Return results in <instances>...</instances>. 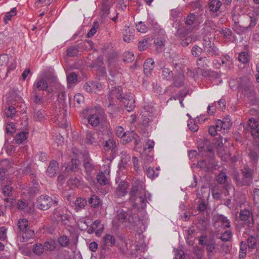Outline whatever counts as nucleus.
I'll return each mask as SVG.
<instances>
[{
    "mask_svg": "<svg viewBox=\"0 0 259 259\" xmlns=\"http://www.w3.org/2000/svg\"><path fill=\"white\" fill-rule=\"evenodd\" d=\"M130 195V201L133 203L134 208H145L148 200H151L150 194L145 191L144 182L137 178L133 179Z\"/></svg>",
    "mask_w": 259,
    "mask_h": 259,
    "instance_id": "nucleus-1",
    "label": "nucleus"
},
{
    "mask_svg": "<svg viewBox=\"0 0 259 259\" xmlns=\"http://www.w3.org/2000/svg\"><path fill=\"white\" fill-rule=\"evenodd\" d=\"M56 79V76L52 73H44L36 79L33 86V90L47 91L49 84L55 82Z\"/></svg>",
    "mask_w": 259,
    "mask_h": 259,
    "instance_id": "nucleus-2",
    "label": "nucleus"
},
{
    "mask_svg": "<svg viewBox=\"0 0 259 259\" xmlns=\"http://www.w3.org/2000/svg\"><path fill=\"white\" fill-rule=\"evenodd\" d=\"M242 174V179L240 180L238 179V172L236 171H234L233 178L236 180V183L239 186H247L249 185L252 181L253 178V170L248 167L245 166L241 170Z\"/></svg>",
    "mask_w": 259,
    "mask_h": 259,
    "instance_id": "nucleus-3",
    "label": "nucleus"
},
{
    "mask_svg": "<svg viewBox=\"0 0 259 259\" xmlns=\"http://www.w3.org/2000/svg\"><path fill=\"white\" fill-rule=\"evenodd\" d=\"M28 221L24 219H20L18 221L17 226L23 234L20 236L19 240L21 242H24L28 241L29 239L32 238L34 236V231L29 229Z\"/></svg>",
    "mask_w": 259,
    "mask_h": 259,
    "instance_id": "nucleus-4",
    "label": "nucleus"
},
{
    "mask_svg": "<svg viewBox=\"0 0 259 259\" xmlns=\"http://www.w3.org/2000/svg\"><path fill=\"white\" fill-rule=\"evenodd\" d=\"M115 237L110 234H106L104 236L103 241L100 245L101 256L105 257L110 252V247H112L115 245Z\"/></svg>",
    "mask_w": 259,
    "mask_h": 259,
    "instance_id": "nucleus-5",
    "label": "nucleus"
},
{
    "mask_svg": "<svg viewBox=\"0 0 259 259\" xmlns=\"http://www.w3.org/2000/svg\"><path fill=\"white\" fill-rule=\"evenodd\" d=\"M207 150L209 152V155L203 153L202 154V155L203 156L208 157L209 160L208 161L206 159L199 160L197 163V166L201 168H206V170H209L215 165V162L212 146H208L207 147Z\"/></svg>",
    "mask_w": 259,
    "mask_h": 259,
    "instance_id": "nucleus-6",
    "label": "nucleus"
},
{
    "mask_svg": "<svg viewBox=\"0 0 259 259\" xmlns=\"http://www.w3.org/2000/svg\"><path fill=\"white\" fill-rule=\"evenodd\" d=\"M204 51L206 54L218 56L220 55L219 49L214 45L212 37L204 36L202 40Z\"/></svg>",
    "mask_w": 259,
    "mask_h": 259,
    "instance_id": "nucleus-7",
    "label": "nucleus"
},
{
    "mask_svg": "<svg viewBox=\"0 0 259 259\" xmlns=\"http://www.w3.org/2000/svg\"><path fill=\"white\" fill-rule=\"evenodd\" d=\"M203 21L201 15L198 13H190L185 19V24L188 27V29L192 31L198 26Z\"/></svg>",
    "mask_w": 259,
    "mask_h": 259,
    "instance_id": "nucleus-8",
    "label": "nucleus"
},
{
    "mask_svg": "<svg viewBox=\"0 0 259 259\" xmlns=\"http://www.w3.org/2000/svg\"><path fill=\"white\" fill-rule=\"evenodd\" d=\"M58 201L46 195H42L38 197L36 201V206L41 210H47L51 207L53 204L58 205Z\"/></svg>",
    "mask_w": 259,
    "mask_h": 259,
    "instance_id": "nucleus-9",
    "label": "nucleus"
},
{
    "mask_svg": "<svg viewBox=\"0 0 259 259\" xmlns=\"http://www.w3.org/2000/svg\"><path fill=\"white\" fill-rule=\"evenodd\" d=\"M122 88L121 87H114L111 89L108 94L107 99L109 100V105L112 106L115 104L114 102L116 100L121 101L122 100Z\"/></svg>",
    "mask_w": 259,
    "mask_h": 259,
    "instance_id": "nucleus-10",
    "label": "nucleus"
},
{
    "mask_svg": "<svg viewBox=\"0 0 259 259\" xmlns=\"http://www.w3.org/2000/svg\"><path fill=\"white\" fill-rule=\"evenodd\" d=\"M105 117L103 113L96 112L90 114L88 118V122L92 126H97L101 122L104 121Z\"/></svg>",
    "mask_w": 259,
    "mask_h": 259,
    "instance_id": "nucleus-11",
    "label": "nucleus"
},
{
    "mask_svg": "<svg viewBox=\"0 0 259 259\" xmlns=\"http://www.w3.org/2000/svg\"><path fill=\"white\" fill-rule=\"evenodd\" d=\"M99 133L94 131H88L86 133L84 142L87 145H98L99 142Z\"/></svg>",
    "mask_w": 259,
    "mask_h": 259,
    "instance_id": "nucleus-12",
    "label": "nucleus"
},
{
    "mask_svg": "<svg viewBox=\"0 0 259 259\" xmlns=\"http://www.w3.org/2000/svg\"><path fill=\"white\" fill-rule=\"evenodd\" d=\"M102 84L97 81H89L83 85V89L88 93H95L100 91L102 89Z\"/></svg>",
    "mask_w": 259,
    "mask_h": 259,
    "instance_id": "nucleus-13",
    "label": "nucleus"
},
{
    "mask_svg": "<svg viewBox=\"0 0 259 259\" xmlns=\"http://www.w3.org/2000/svg\"><path fill=\"white\" fill-rule=\"evenodd\" d=\"M225 122L222 121L220 119L218 120L215 126H210L208 128V132L209 134L214 136L217 134V132L221 131L222 130L224 133H225Z\"/></svg>",
    "mask_w": 259,
    "mask_h": 259,
    "instance_id": "nucleus-14",
    "label": "nucleus"
},
{
    "mask_svg": "<svg viewBox=\"0 0 259 259\" xmlns=\"http://www.w3.org/2000/svg\"><path fill=\"white\" fill-rule=\"evenodd\" d=\"M127 220L129 223L131 224L133 229L136 230L137 232H139L137 227L143 225V221L136 214L128 215Z\"/></svg>",
    "mask_w": 259,
    "mask_h": 259,
    "instance_id": "nucleus-15",
    "label": "nucleus"
},
{
    "mask_svg": "<svg viewBox=\"0 0 259 259\" xmlns=\"http://www.w3.org/2000/svg\"><path fill=\"white\" fill-rule=\"evenodd\" d=\"M120 102H122L125 109L128 112L132 111L135 107V100L131 95L123 97Z\"/></svg>",
    "mask_w": 259,
    "mask_h": 259,
    "instance_id": "nucleus-16",
    "label": "nucleus"
},
{
    "mask_svg": "<svg viewBox=\"0 0 259 259\" xmlns=\"http://www.w3.org/2000/svg\"><path fill=\"white\" fill-rule=\"evenodd\" d=\"M226 190L227 186L225 185L223 187L214 188L212 190V195L214 199H223L226 196Z\"/></svg>",
    "mask_w": 259,
    "mask_h": 259,
    "instance_id": "nucleus-17",
    "label": "nucleus"
},
{
    "mask_svg": "<svg viewBox=\"0 0 259 259\" xmlns=\"http://www.w3.org/2000/svg\"><path fill=\"white\" fill-rule=\"evenodd\" d=\"M173 77L172 84L175 87L179 88L184 85L185 76L184 72L181 70L178 71Z\"/></svg>",
    "mask_w": 259,
    "mask_h": 259,
    "instance_id": "nucleus-18",
    "label": "nucleus"
},
{
    "mask_svg": "<svg viewBox=\"0 0 259 259\" xmlns=\"http://www.w3.org/2000/svg\"><path fill=\"white\" fill-rule=\"evenodd\" d=\"M248 156L250 162L253 165L257 164L259 158V146L256 145L253 148L249 149Z\"/></svg>",
    "mask_w": 259,
    "mask_h": 259,
    "instance_id": "nucleus-19",
    "label": "nucleus"
},
{
    "mask_svg": "<svg viewBox=\"0 0 259 259\" xmlns=\"http://www.w3.org/2000/svg\"><path fill=\"white\" fill-rule=\"evenodd\" d=\"M59 164L55 160H52L50 162L47 170V175L50 177H54L59 171Z\"/></svg>",
    "mask_w": 259,
    "mask_h": 259,
    "instance_id": "nucleus-20",
    "label": "nucleus"
},
{
    "mask_svg": "<svg viewBox=\"0 0 259 259\" xmlns=\"http://www.w3.org/2000/svg\"><path fill=\"white\" fill-rule=\"evenodd\" d=\"M128 187V183L125 181H121L116 188V194L118 197L124 196L127 193V188Z\"/></svg>",
    "mask_w": 259,
    "mask_h": 259,
    "instance_id": "nucleus-21",
    "label": "nucleus"
},
{
    "mask_svg": "<svg viewBox=\"0 0 259 259\" xmlns=\"http://www.w3.org/2000/svg\"><path fill=\"white\" fill-rule=\"evenodd\" d=\"M213 226L215 227H223L225 228L227 225H225L227 222L226 218L223 215H214L212 219Z\"/></svg>",
    "mask_w": 259,
    "mask_h": 259,
    "instance_id": "nucleus-22",
    "label": "nucleus"
},
{
    "mask_svg": "<svg viewBox=\"0 0 259 259\" xmlns=\"http://www.w3.org/2000/svg\"><path fill=\"white\" fill-rule=\"evenodd\" d=\"M80 164V161L77 159H72L69 162L65 168V170L67 172L69 171H76L79 168V165Z\"/></svg>",
    "mask_w": 259,
    "mask_h": 259,
    "instance_id": "nucleus-23",
    "label": "nucleus"
},
{
    "mask_svg": "<svg viewBox=\"0 0 259 259\" xmlns=\"http://www.w3.org/2000/svg\"><path fill=\"white\" fill-rule=\"evenodd\" d=\"M34 110V114H33V118L34 120L36 121H40L42 122L45 120V115L46 113L45 111L40 109L38 110L35 106L33 107Z\"/></svg>",
    "mask_w": 259,
    "mask_h": 259,
    "instance_id": "nucleus-24",
    "label": "nucleus"
},
{
    "mask_svg": "<svg viewBox=\"0 0 259 259\" xmlns=\"http://www.w3.org/2000/svg\"><path fill=\"white\" fill-rule=\"evenodd\" d=\"M154 61L152 58L147 59L144 64V72L146 75L151 74L154 68Z\"/></svg>",
    "mask_w": 259,
    "mask_h": 259,
    "instance_id": "nucleus-25",
    "label": "nucleus"
},
{
    "mask_svg": "<svg viewBox=\"0 0 259 259\" xmlns=\"http://www.w3.org/2000/svg\"><path fill=\"white\" fill-rule=\"evenodd\" d=\"M215 144L216 146L218 148V154L222 157V158H224L226 159L225 157V153H224V148L223 146L224 144L223 143V137L220 136L219 138H218L215 142Z\"/></svg>",
    "mask_w": 259,
    "mask_h": 259,
    "instance_id": "nucleus-26",
    "label": "nucleus"
},
{
    "mask_svg": "<svg viewBox=\"0 0 259 259\" xmlns=\"http://www.w3.org/2000/svg\"><path fill=\"white\" fill-rule=\"evenodd\" d=\"M28 135V132L26 131L21 132L17 134L15 137V143L18 144L22 143L25 140L27 139Z\"/></svg>",
    "mask_w": 259,
    "mask_h": 259,
    "instance_id": "nucleus-27",
    "label": "nucleus"
},
{
    "mask_svg": "<svg viewBox=\"0 0 259 259\" xmlns=\"http://www.w3.org/2000/svg\"><path fill=\"white\" fill-rule=\"evenodd\" d=\"M116 135L119 137L123 138V140H126V142H130L132 141L134 137L132 136L126 138V134L125 132H123V128L121 126H118L116 130Z\"/></svg>",
    "mask_w": 259,
    "mask_h": 259,
    "instance_id": "nucleus-28",
    "label": "nucleus"
},
{
    "mask_svg": "<svg viewBox=\"0 0 259 259\" xmlns=\"http://www.w3.org/2000/svg\"><path fill=\"white\" fill-rule=\"evenodd\" d=\"M208 146H211L207 140L201 142L198 146V149L199 152H203L204 154L209 155V152H208L207 147Z\"/></svg>",
    "mask_w": 259,
    "mask_h": 259,
    "instance_id": "nucleus-29",
    "label": "nucleus"
},
{
    "mask_svg": "<svg viewBox=\"0 0 259 259\" xmlns=\"http://www.w3.org/2000/svg\"><path fill=\"white\" fill-rule=\"evenodd\" d=\"M131 156L127 154L126 152H122L121 153L120 162L118 164L120 168L121 166L125 167V165L130 161Z\"/></svg>",
    "mask_w": 259,
    "mask_h": 259,
    "instance_id": "nucleus-30",
    "label": "nucleus"
},
{
    "mask_svg": "<svg viewBox=\"0 0 259 259\" xmlns=\"http://www.w3.org/2000/svg\"><path fill=\"white\" fill-rule=\"evenodd\" d=\"M33 103L34 105L33 106L36 107L37 108V106L41 105L42 106L44 104V100L43 98L41 96H40L38 95V93L35 89L33 90Z\"/></svg>",
    "mask_w": 259,
    "mask_h": 259,
    "instance_id": "nucleus-31",
    "label": "nucleus"
},
{
    "mask_svg": "<svg viewBox=\"0 0 259 259\" xmlns=\"http://www.w3.org/2000/svg\"><path fill=\"white\" fill-rule=\"evenodd\" d=\"M141 156L144 165H145V166L152 162L153 160V155L148 154L147 151H143L141 153Z\"/></svg>",
    "mask_w": 259,
    "mask_h": 259,
    "instance_id": "nucleus-32",
    "label": "nucleus"
},
{
    "mask_svg": "<svg viewBox=\"0 0 259 259\" xmlns=\"http://www.w3.org/2000/svg\"><path fill=\"white\" fill-rule=\"evenodd\" d=\"M209 61L205 57H201L197 60V65L199 68L204 69L209 66Z\"/></svg>",
    "mask_w": 259,
    "mask_h": 259,
    "instance_id": "nucleus-33",
    "label": "nucleus"
},
{
    "mask_svg": "<svg viewBox=\"0 0 259 259\" xmlns=\"http://www.w3.org/2000/svg\"><path fill=\"white\" fill-rule=\"evenodd\" d=\"M174 76V73L169 68H163L161 71V77L163 79L170 80Z\"/></svg>",
    "mask_w": 259,
    "mask_h": 259,
    "instance_id": "nucleus-34",
    "label": "nucleus"
},
{
    "mask_svg": "<svg viewBox=\"0 0 259 259\" xmlns=\"http://www.w3.org/2000/svg\"><path fill=\"white\" fill-rule=\"evenodd\" d=\"M13 163L7 159H3L0 161V169L8 171L9 169L12 167Z\"/></svg>",
    "mask_w": 259,
    "mask_h": 259,
    "instance_id": "nucleus-35",
    "label": "nucleus"
},
{
    "mask_svg": "<svg viewBox=\"0 0 259 259\" xmlns=\"http://www.w3.org/2000/svg\"><path fill=\"white\" fill-rule=\"evenodd\" d=\"M244 95L248 97H252L254 95V88L250 82H248L244 88Z\"/></svg>",
    "mask_w": 259,
    "mask_h": 259,
    "instance_id": "nucleus-36",
    "label": "nucleus"
},
{
    "mask_svg": "<svg viewBox=\"0 0 259 259\" xmlns=\"http://www.w3.org/2000/svg\"><path fill=\"white\" fill-rule=\"evenodd\" d=\"M221 2L219 0H212L209 3V7L213 12H217L221 7Z\"/></svg>",
    "mask_w": 259,
    "mask_h": 259,
    "instance_id": "nucleus-37",
    "label": "nucleus"
},
{
    "mask_svg": "<svg viewBox=\"0 0 259 259\" xmlns=\"http://www.w3.org/2000/svg\"><path fill=\"white\" fill-rule=\"evenodd\" d=\"M107 2H108L103 1L101 11L100 12L102 18H106L109 14L110 7Z\"/></svg>",
    "mask_w": 259,
    "mask_h": 259,
    "instance_id": "nucleus-38",
    "label": "nucleus"
},
{
    "mask_svg": "<svg viewBox=\"0 0 259 259\" xmlns=\"http://www.w3.org/2000/svg\"><path fill=\"white\" fill-rule=\"evenodd\" d=\"M239 218L241 221H246L252 219V215L249 210L245 209L240 211Z\"/></svg>",
    "mask_w": 259,
    "mask_h": 259,
    "instance_id": "nucleus-39",
    "label": "nucleus"
},
{
    "mask_svg": "<svg viewBox=\"0 0 259 259\" xmlns=\"http://www.w3.org/2000/svg\"><path fill=\"white\" fill-rule=\"evenodd\" d=\"M89 203L92 207H96L99 205L100 199L97 195H93L89 199Z\"/></svg>",
    "mask_w": 259,
    "mask_h": 259,
    "instance_id": "nucleus-40",
    "label": "nucleus"
},
{
    "mask_svg": "<svg viewBox=\"0 0 259 259\" xmlns=\"http://www.w3.org/2000/svg\"><path fill=\"white\" fill-rule=\"evenodd\" d=\"M91 159L88 158H87L83 160V165L88 172L92 171L94 168V165L91 162Z\"/></svg>",
    "mask_w": 259,
    "mask_h": 259,
    "instance_id": "nucleus-41",
    "label": "nucleus"
},
{
    "mask_svg": "<svg viewBox=\"0 0 259 259\" xmlns=\"http://www.w3.org/2000/svg\"><path fill=\"white\" fill-rule=\"evenodd\" d=\"M151 122V119H150L149 117L148 116V113L147 112H145L141 116V119L140 120V123L144 126H148L149 125L150 123Z\"/></svg>",
    "mask_w": 259,
    "mask_h": 259,
    "instance_id": "nucleus-42",
    "label": "nucleus"
},
{
    "mask_svg": "<svg viewBox=\"0 0 259 259\" xmlns=\"http://www.w3.org/2000/svg\"><path fill=\"white\" fill-rule=\"evenodd\" d=\"M87 204V200L83 198H78L75 201V205L76 208L77 207L78 209L83 208Z\"/></svg>",
    "mask_w": 259,
    "mask_h": 259,
    "instance_id": "nucleus-43",
    "label": "nucleus"
},
{
    "mask_svg": "<svg viewBox=\"0 0 259 259\" xmlns=\"http://www.w3.org/2000/svg\"><path fill=\"white\" fill-rule=\"evenodd\" d=\"M43 247L45 250L53 251L56 248V243L52 240L47 241L43 245Z\"/></svg>",
    "mask_w": 259,
    "mask_h": 259,
    "instance_id": "nucleus-44",
    "label": "nucleus"
},
{
    "mask_svg": "<svg viewBox=\"0 0 259 259\" xmlns=\"http://www.w3.org/2000/svg\"><path fill=\"white\" fill-rule=\"evenodd\" d=\"M13 190V188L9 184V183H8L4 185L2 190V192L5 196H10L12 195Z\"/></svg>",
    "mask_w": 259,
    "mask_h": 259,
    "instance_id": "nucleus-45",
    "label": "nucleus"
},
{
    "mask_svg": "<svg viewBox=\"0 0 259 259\" xmlns=\"http://www.w3.org/2000/svg\"><path fill=\"white\" fill-rule=\"evenodd\" d=\"M58 242L62 247H67L69 244V239L67 236L65 235L61 236L58 239Z\"/></svg>",
    "mask_w": 259,
    "mask_h": 259,
    "instance_id": "nucleus-46",
    "label": "nucleus"
},
{
    "mask_svg": "<svg viewBox=\"0 0 259 259\" xmlns=\"http://www.w3.org/2000/svg\"><path fill=\"white\" fill-rule=\"evenodd\" d=\"M97 180L101 185H105L108 182V180L103 172H99L97 176Z\"/></svg>",
    "mask_w": 259,
    "mask_h": 259,
    "instance_id": "nucleus-47",
    "label": "nucleus"
},
{
    "mask_svg": "<svg viewBox=\"0 0 259 259\" xmlns=\"http://www.w3.org/2000/svg\"><path fill=\"white\" fill-rule=\"evenodd\" d=\"M104 147L105 149L113 150L116 147V143L113 139L110 138L105 142Z\"/></svg>",
    "mask_w": 259,
    "mask_h": 259,
    "instance_id": "nucleus-48",
    "label": "nucleus"
},
{
    "mask_svg": "<svg viewBox=\"0 0 259 259\" xmlns=\"http://www.w3.org/2000/svg\"><path fill=\"white\" fill-rule=\"evenodd\" d=\"M131 30L129 27L125 29L123 32V40L125 42H129L133 38V35L130 33Z\"/></svg>",
    "mask_w": 259,
    "mask_h": 259,
    "instance_id": "nucleus-49",
    "label": "nucleus"
},
{
    "mask_svg": "<svg viewBox=\"0 0 259 259\" xmlns=\"http://www.w3.org/2000/svg\"><path fill=\"white\" fill-rule=\"evenodd\" d=\"M202 49L197 45H195L191 49V53L193 56L198 57L201 55L202 52Z\"/></svg>",
    "mask_w": 259,
    "mask_h": 259,
    "instance_id": "nucleus-50",
    "label": "nucleus"
},
{
    "mask_svg": "<svg viewBox=\"0 0 259 259\" xmlns=\"http://www.w3.org/2000/svg\"><path fill=\"white\" fill-rule=\"evenodd\" d=\"M247 244L245 242L242 241L240 243L239 256L240 258H244L246 254Z\"/></svg>",
    "mask_w": 259,
    "mask_h": 259,
    "instance_id": "nucleus-51",
    "label": "nucleus"
},
{
    "mask_svg": "<svg viewBox=\"0 0 259 259\" xmlns=\"http://www.w3.org/2000/svg\"><path fill=\"white\" fill-rule=\"evenodd\" d=\"M67 80L69 84H74L77 81V75L75 72H71L68 75Z\"/></svg>",
    "mask_w": 259,
    "mask_h": 259,
    "instance_id": "nucleus-52",
    "label": "nucleus"
},
{
    "mask_svg": "<svg viewBox=\"0 0 259 259\" xmlns=\"http://www.w3.org/2000/svg\"><path fill=\"white\" fill-rule=\"evenodd\" d=\"M247 245L249 248L254 249L256 246V239L252 236H249L247 239Z\"/></svg>",
    "mask_w": 259,
    "mask_h": 259,
    "instance_id": "nucleus-53",
    "label": "nucleus"
},
{
    "mask_svg": "<svg viewBox=\"0 0 259 259\" xmlns=\"http://www.w3.org/2000/svg\"><path fill=\"white\" fill-rule=\"evenodd\" d=\"M238 59L240 62L244 64L247 63L249 61V56L248 53L245 52H241L239 54Z\"/></svg>",
    "mask_w": 259,
    "mask_h": 259,
    "instance_id": "nucleus-54",
    "label": "nucleus"
},
{
    "mask_svg": "<svg viewBox=\"0 0 259 259\" xmlns=\"http://www.w3.org/2000/svg\"><path fill=\"white\" fill-rule=\"evenodd\" d=\"M16 109L13 106H9L5 109L6 116L8 118H12L16 114Z\"/></svg>",
    "mask_w": 259,
    "mask_h": 259,
    "instance_id": "nucleus-55",
    "label": "nucleus"
},
{
    "mask_svg": "<svg viewBox=\"0 0 259 259\" xmlns=\"http://www.w3.org/2000/svg\"><path fill=\"white\" fill-rule=\"evenodd\" d=\"M154 146V142L152 140H148L144 146V151L150 152L153 148Z\"/></svg>",
    "mask_w": 259,
    "mask_h": 259,
    "instance_id": "nucleus-56",
    "label": "nucleus"
},
{
    "mask_svg": "<svg viewBox=\"0 0 259 259\" xmlns=\"http://www.w3.org/2000/svg\"><path fill=\"white\" fill-rule=\"evenodd\" d=\"M44 248L43 245L41 244H36L34 246L33 248V252L37 255H41L43 251Z\"/></svg>",
    "mask_w": 259,
    "mask_h": 259,
    "instance_id": "nucleus-57",
    "label": "nucleus"
},
{
    "mask_svg": "<svg viewBox=\"0 0 259 259\" xmlns=\"http://www.w3.org/2000/svg\"><path fill=\"white\" fill-rule=\"evenodd\" d=\"M258 15H259L258 13H257L256 14V16H255L254 14H252L251 15H249V18L250 19V24L248 26L249 28H252L256 24V22L258 20L257 16Z\"/></svg>",
    "mask_w": 259,
    "mask_h": 259,
    "instance_id": "nucleus-58",
    "label": "nucleus"
},
{
    "mask_svg": "<svg viewBox=\"0 0 259 259\" xmlns=\"http://www.w3.org/2000/svg\"><path fill=\"white\" fill-rule=\"evenodd\" d=\"M149 40V38H146L144 39L142 41H139L138 48L141 51H144L148 48Z\"/></svg>",
    "mask_w": 259,
    "mask_h": 259,
    "instance_id": "nucleus-59",
    "label": "nucleus"
},
{
    "mask_svg": "<svg viewBox=\"0 0 259 259\" xmlns=\"http://www.w3.org/2000/svg\"><path fill=\"white\" fill-rule=\"evenodd\" d=\"M217 181L220 184H225L227 181V174L225 171H222L218 175Z\"/></svg>",
    "mask_w": 259,
    "mask_h": 259,
    "instance_id": "nucleus-60",
    "label": "nucleus"
},
{
    "mask_svg": "<svg viewBox=\"0 0 259 259\" xmlns=\"http://www.w3.org/2000/svg\"><path fill=\"white\" fill-rule=\"evenodd\" d=\"M134 54L131 52H125L123 54V61L125 62H131L134 60Z\"/></svg>",
    "mask_w": 259,
    "mask_h": 259,
    "instance_id": "nucleus-61",
    "label": "nucleus"
},
{
    "mask_svg": "<svg viewBox=\"0 0 259 259\" xmlns=\"http://www.w3.org/2000/svg\"><path fill=\"white\" fill-rule=\"evenodd\" d=\"M78 50L77 48L75 47H71L67 50V55L69 57H74L76 56L78 54Z\"/></svg>",
    "mask_w": 259,
    "mask_h": 259,
    "instance_id": "nucleus-62",
    "label": "nucleus"
},
{
    "mask_svg": "<svg viewBox=\"0 0 259 259\" xmlns=\"http://www.w3.org/2000/svg\"><path fill=\"white\" fill-rule=\"evenodd\" d=\"M80 182V181L78 178L74 177L69 179L67 183L70 186L77 187L79 185Z\"/></svg>",
    "mask_w": 259,
    "mask_h": 259,
    "instance_id": "nucleus-63",
    "label": "nucleus"
},
{
    "mask_svg": "<svg viewBox=\"0 0 259 259\" xmlns=\"http://www.w3.org/2000/svg\"><path fill=\"white\" fill-rule=\"evenodd\" d=\"M137 29L138 31L145 33L147 31V27L145 25V24L142 21H140L136 25Z\"/></svg>",
    "mask_w": 259,
    "mask_h": 259,
    "instance_id": "nucleus-64",
    "label": "nucleus"
}]
</instances>
